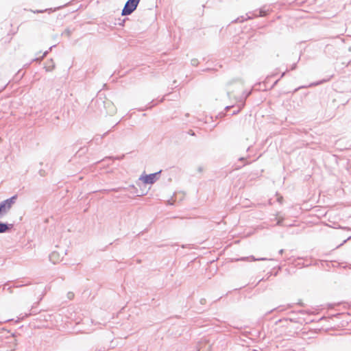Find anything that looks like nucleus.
<instances>
[{"label": "nucleus", "mask_w": 351, "mask_h": 351, "mask_svg": "<svg viewBox=\"0 0 351 351\" xmlns=\"http://www.w3.org/2000/svg\"><path fill=\"white\" fill-rule=\"evenodd\" d=\"M138 5L128 0L122 10L121 15L128 16L131 14L137 8Z\"/></svg>", "instance_id": "20e7f679"}, {"label": "nucleus", "mask_w": 351, "mask_h": 351, "mask_svg": "<svg viewBox=\"0 0 351 351\" xmlns=\"http://www.w3.org/2000/svg\"><path fill=\"white\" fill-rule=\"evenodd\" d=\"M249 258H251L252 261H265V260H267V258H255L254 256H250Z\"/></svg>", "instance_id": "a211bd4d"}, {"label": "nucleus", "mask_w": 351, "mask_h": 351, "mask_svg": "<svg viewBox=\"0 0 351 351\" xmlns=\"http://www.w3.org/2000/svg\"><path fill=\"white\" fill-rule=\"evenodd\" d=\"M16 344V339L14 334L7 337L0 334V351H14Z\"/></svg>", "instance_id": "f257e3e1"}, {"label": "nucleus", "mask_w": 351, "mask_h": 351, "mask_svg": "<svg viewBox=\"0 0 351 351\" xmlns=\"http://www.w3.org/2000/svg\"><path fill=\"white\" fill-rule=\"evenodd\" d=\"M17 199V195H14L11 197L2 201L0 203V213L4 216L5 215L9 210L11 209L14 204L15 203Z\"/></svg>", "instance_id": "7ed1b4c3"}, {"label": "nucleus", "mask_w": 351, "mask_h": 351, "mask_svg": "<svg viewBox=\"0 0 351 351\" xmlns=\"http://www.w3.org/2000/svg\"><path fill=\"white\" fill-rule=\"evenodd\" d=\"M189 134L190 135H191V136H194L195 135V132L193 130H189Z\"/></svg>", "instance_id": "a878e982"}, {"label": "nucleus", "mask_w": 351, "mask_h": 351, "mask_svg": "<svg viewBox=\"0 0 351 351\" xmlns=\"http://www.w3.org/2000/svg\"><path fill=\"white\" fill-rule=\"evenodd\" d=\"M66 296L69 300H72V299H73L75 295H74V293L69 291L67 293Z\"/></svg>", "instance_id": "dca6fc26"}, {"label": "nucleus", "mask_w": 351, "mask_h": 351, "mask_svg": "<svg viewBox=\"0 0 351 351\" xmlns=\"http://www.w3.org/2000/svg\"><path fill=\"white\" fill-rule=\"evenodd\" d=\"M117 125V123H115V124L113 125V128H115Z\"/></svg>", "instance_id": "f704fd0d"}, {"label": "nucleus", "mask_w": 351, "mask_h": 351, "mask_svg": "<svg viewBox=\"0 0 351 351\" xmlns=\"http://www.w3.org/2000/svg\"><path fill=\"white\" fill-rule=\"evenodd\" d=\"M282 253H283V250H280L279 251V254H282Z\"/></svg>", "instance_id": "7c9ffc66"}, {"label": "nucleus", "mask_w": 351, "mask_h": 351, "mask_svg": "<svg viewBox=\"0 0 351 351\" xmlns=\"http://www.w3.org/2000/svg\"><path fill=\"white\" fill-rule=\"evenodd\" d=\"M351 239V236H350V237H349L348 238V239H347V240H349V239Z\"/></svg>", "instance_id": "58836bf2"}, {"label": "nucleus", "mask_w": 351, "mask_h": 351, "mask_svg": "<svg viewBox=\"0 0 351 351\" xmlns=\"http://www.w3.org/2000/svg\"><path fill=\"white\" fill-rule=\"evenodd\" d=\"M210 344L206 339L201 341L198 344L197 351H210Z\"/></svg>", "instance_id": "423d86ee"}, {"label": "nucleus", "mask_w": 351, "mask_h": 351, "mask_svg": "<svg viewBox=\"0 0 351 351\" xmlns=\"http://www.w3.org/2000/svg\"><path fill=\"white\" fill-rule=\"evenodd\" d=\"M285 75V72L282 73V74L281 75V77H282Z\"/></svg>", "instance_id": "473e14b6"}, {"label": "nucleus", "mask_w": 351, "mask_h": 351, "mask_svg": "<svg viewBox=\"0 0 351 351\" xmlns=\"http://www.w3.org/2000/svg\"><path fill=\"white\" fill-rule=\"evenodd\" d=\"M239 160H245V158L243 157H241V158H239Z\"/></svg>", "instance_id": "2f4dec72"}, {"label": "nucleus", "mask_w": 351, "mask_h": 351, "mask_svg": "<svg viewBox=\"0 0 351 351\" xmlns=\"http://www.w3.org/2000/svg\"><path fill=\"white\" fill-rule=\"evenodd\" d=\"M110 131V130H109V131H108V132H105L102 136H100V135H98V134H97V135H96V136L93 138V140H94L95 141H96L97 143H98V142L101 141L102 140V138H103L104 136H106L108 134V132H109Z\"/></svg>", "instance_id": "1a4fd4ad"}, {"label": "nucleus", "mask_w": 351, "mask_h": 351, "mask_svg": "<svg viewBox=\"0 0 351 351\" xmlns=\"http://www.w3.org/2000/svg\"><path fill=\"white\" fill-rule=\"evenodd\" d=\"M71 34V32L70 29H66L64 30V32L62 33V35H66L68 37L70 36Z\"/></svg>", "instance_id": "f3484780"}, {"label": "nucleus", "mask_w": 351, "mask_h": 351, "mask_svg": "<svg viewBox=\"0 0 351 351\" xmlns=\"http://www.w3.org/2000/svg\"><path fill=\"white\" fill-rule=\"evenodd\" d=\"M282 221H283V219H282H282H278V221H277V223H276V225H278V226H282Z\"/></svg>", "instance_id": "412c9836"}, {"label": "nucleus", "mask_w": 351, "mask_h": 351, "mask_svg": "<svg viewBox=\"0 0 351 351\" xmlns=\"http://www.w3.org/2000/svg\"><path fill=\"white\" fill-rule=\"evenodd\" d=\"M117 125V123H115V124L113 125V128H115Z\"/></svg>", "instance_id": "c9c22d12"}, {"label": "nucleus", "mask_w": 351, "mask_h": 351, "mask_svg": "<svg viewBox=\"0 0 351 351\" xmlns=\"http://www.w3.org/2000/svg\"><path fill=\"white\" fill-rule=\"evenodd\" d=\"M203 171V169L202 167H198V171L202 172Z\"/></svg>", "instance_id": "bb28decb"}, {"label": "nucleus", "mask_w": 351, "mask_h": 351, "mask_svg": "<svg viewBox=\"0 0 351 351\" xmlns=\"http://www.w3.org/2000/svg\"><path fill=\"white\" fill-rule=\"evenodd\" d=\"M129 1H131V2L134 3L136 5H138V3H139L141 0H129Z\"/></svg>", "instance_id": "4be33fe9"}, {"label": "nucleus", "mask_w": 351, "mask_h": 351, "mask_svg": "<svg viewBox=\"0 0 351 351\" xmlns=\"http://www.w3.org/2000/svg\"><path fill=\"white\" fill-rule=\"evenodd\" d=\"M296 66H297V64L296 63L293 64L291 67V70H295L296 69Z\"/></svg>", "instance_id": "5701e85b"}, {"label": "nucleus", "mask_w": 351, "mask_h": 351, "mask_svg": "<svg viewBox=\"0 0 351 351\" xmlns=\"http://www.w3.org/2000/svg\"><path fill=\"white\" fill-rule=\"evenodd\" d=\"M125 20H126L125 19H123V21H122V23H119V25H123V23L125 21Z\"/></svg>", "instance_id": "c756f323"}, {"label": "nucleus", "mask_w": 351, "mask_h": 351, "mask_svg": "<svg viewBox=\"0 0 351 351\" xmlns=\"http://www.w3.org/2000/svg\"><path fill=\"white\" fill-rule=\"evenodd\" d=\"M7 286H8V285H4L3 289L4 290V289H7L10 291V293H12V287H8L7 288Z\"/></svg>", "instance_id": "aec40b11"}, {"label": "nucleus", "mask_w": 351, "mask_h": 351, "mask_svg": "<svg viewBox=\"0 0 351 351\" xmlns=\"http://www.w3.org/2000/svg\"><path fill=\"white\" fill-rule=\"evenodd\" d=\"M191 64H192L193 66H197V65H198V64H199V61H198V60H197V59H196V58L192 59V60H191Z\"/></svg>", "instance_id": "2eb2a0df"}, {"label": "nucleus", "mask_w": 351, "mask_h": 351, "mask_svg": "<svg viewBox=\"0 0 351 351\" xmlns=\"http://www.w3.org/2000/svg\"><path fill=\"white\" fill-rule=\"evenodd\" d=\"M55 68V63L53 62V60L51 59L49 60L46 65L45 66V69L47 72L52 71Z\"/></svg>", "instance_id": "6e6552de"}, {"label": "nucleus", "mask_w": 351, "mask_h": 351, "mask_svg": "<svg viewBox=\"0 0 351 351\" xmlns=\"http://www.w3.org/2000/svg\"><path fill=\"white\" fill-rule=\"evenodd\" d=\"M48 52H49L48 51H46L43 53V55L42 56V57H41V58H35L34 60V61H39V62H40V61H41V60H43V58L47 56V54L48 53Z\"/></svg>", "instance_id": "4468645a"}, {"label": "nucleus", "mask_w": 351, "mask_h": 351, "mask_svg": "<svg viewBox=\"0 0 351 351\" xmlns=\"http://www.w3.org/2000/svg\"><path fill=\"white\" fill-rule=\"evenodd\" d=\"M205 302H206V299L202 298V299H201V300H200V303H201L202 304H205Z\"/></svg>", "instance_id": "393cba45"}, {"label": "nucleus", "mask_w": 351, "mask_h": 351, "mask_svg": "<svg viewBox=\"0 0 351 351\" xmlns=\"http://www.w3.org/2000/svg\"><path fill=\"white\" fill-rule=\"evenodd\" d=\"M3 217V215L0 213V217Z\"/></svg>", "instance_id": "a19ab883"}, {"label": "nucleus", "mask_w": 351, "mask_h": 351, "mask_svg": "<svg viewBox=\"0 0 351 351\" xmlns=\"http://www.w3.org/2000/svg\"><path fill=\"white\" fill-rule=\"evenodd\" d=\"M51 10H52L51 9L36 10H31V12H32L34 13H36V14H38V13H43V12H47V11L51 12Z\"/></svg>", "instance_id": "9d476101"}, {"label": "nucleus", "mask_w": 351, "mask_h": 351, "mask_svg": "<svg viewBox=\"0 0 351 351\" xmlns=\"http://www.w3.org/2000/svg\"><path fill=\"white\" fill-rule=\"evenodd\" d=\"M57 254L56 252H52L49 255V259L51 261H52L53 263H56V261L54 260V257H56Z\"/></svg>", "instance_id": "ddd939ff"}, {"label": "nucleus", "mask_w": 351, "mask_h": 351, "mask_svg": "<svg viewBox=\"0 0 351 351\" xmlns=\"http://www.w3.org/2000/svg\"><path fill=\"white\" fill-rule=\"evenodd\" d=\"M244 106V102L241 103V104L239 106L238 109L237 110L233 111L232 113V115L238 114L242 108Z\"/></svg>", "instance_id": "f8f14e48"}, {"label": "nucleus", "mask_w": 351, "mask_h": 351, "mask_svg": "<svg viewBox=\"0 0 351 351\" xmlns=\"http://www.w3.org/2000/svg\"><path fill=\"white\" fill-rule=\"evenodd\" d=\"M14 228V224L0 222V233L10 232Z\"/></svg>", "instance_id": "0eeeda50"}, {"label": "nucleus", "mask_w": 351, "mask_h": 351, "mask_svg": "<svg viewBox=\"0 0 351 351\" xmlns=\"http://www.w3.org/2000/svg\"><path fill=\"white\" fill-rule=\"evenodd\" d=\"M160 172L161 171L142 176L140 180H142L145 184H152L158 179V175L160 173Z\"/></svg>", "instance_id": "39448f33"}, {"label": "nucleus", "mask_w": 351, "mask_h": 351, "mask_svg": "<svg viewBox=\"0 0 351 351\" xmlns=\"http://www.w3.org/2000/svg\"><path fill=\"white\" fill-rule=\"evenodd\" d=\"M233 106H228L225 108V110L226 111H228Z\"/></svg>", "instance_id": "b1692460"}, {"label": "nucleus", "mask_w": 351, "mask_h": 351, "mask_svg": "<svg viewBox=\"0 0 351 351\" xmlns=\"http://www.w3.org/2000/svg\"><path fill=\"white\" fill-rule=\"evenodd\" d=\"M117 125V123H115V124L113 125V128H115Z\"/></svg>", "instance_id": "4c0bfd02"}, {"label": "nucleus", "mask_w": 351, "mask_h": 351, "mask_svg": "<svg viewBox=\"0 0 351 351\" xmlns=\"http://www.w3.org/2000/svg\"><path fill=\"white\" fill-rule=\"evenodd\" d=\"M117 125V123H115V124L113 125V128H115Z\"/></svg>", "instance_id": "e433bc0d"}, {"label": "nucleus", "mask_w": 351, "mask_h": 351, "mask_svg": "<svg viewBox=\"0 0 351 351\" xmlns=\"http://www.w3.org/2000/svg\"><path fill=\"white\" fill-rule=\"evenodd\" d=\"M227 95H228V97H230V92H227Z\"/></svg>", "instance_id": "72a5a7b5"}, {"label": "nucleus", "mask_w": 351, "mask_h": 351, "mask_svg": "<svg viewBox=\"0 0 351 351\" xmlns=\"http://www.w3.org/2000/svg\"><path fill=\"white\" fill-rule=\"evenodd\" d=\"M269 10L266 9V7L264 6L259 9L258 10H255L253 12H249L246 14V16H241L240 17H238L235 22H243L244 21H246L247 19H251L253 18L258 17V16H265L268 13Z\"/></svg>", "instance_id": "f03ea898"}, {"label": "nucleus", "mask_w": 351, "mask_h": 351, "mask_svg": "<svg viewBox=\"0 0 351 351\" xmlns=\"http://www.w3.org/2000/svg\"><path fill=\"white\" fill-rule=\"evenodd\" d=\"M304 86H301V87L298 88H295V91H297V90H298L299 89L302 88H304Z\"/></svg>", "instance_id": "c85d7f7f"}, {"label": "nucleus", "mask_w": 351, "mask_h": 351, "mask_svg": "<svg viewBox=\"0 0 351 351\" xmlns=\"http://www.w3.org/2000/svg\"><path fill=\"white\" fill-rule=\"evenodd\" d=\"M23 285H19H19L17 284V285H14L15 287H23Z\"/></svg>", "instance_id": "cd10ccee"}, {"label": "nucleus", "mask_w": 351, "mask_h": 351, "mask_svg": "<svg viewBox=\"0 0 351 351\" xmlns=\"http://www.w3.org/2000/svg\"><path fill=\"white\" fill-rule=\"evenodd\" d=\"M327 80H322V81H320V82H315V83H313L311 84L309 86H317V85H319L323 82H326Z\"/></svg>", "instance_id": "6ab92c4d"}, {"label": "nucleus", "mask_w": 351, "mask_h": 351, "mask_svg": "<svg viewBox=\"0 0 351 351\" xmlns=\"http://www.w3.org/2000/svg\"><path fill=\"white\" fill-rule=\"evenodd\" d=\"M250 94H251V91H249L247 93L244 92L243 93L242 103L243 102L245 103V99L250 95Z\"/></svg>", "instance_id": "9b49d317"}, {"label": "nucleus", "mask_w": 351, "mask_h": 351, "mask_svg": "<svg viewBox=\"0 0 351 351\" xmlns=\"http://www.w3.org/2000/svg\"><path fill=\"white\" fill-rule=\"evenodd\" d=\"M3 217V215L0 213V217Z\"/></svg>", "instance_id": "ea45409f"}]
</instances>
